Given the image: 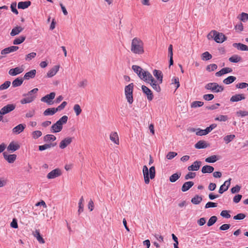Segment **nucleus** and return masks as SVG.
I'll return each mask as SVG.
<instances>
[{
	"mask_svg": "<svg viewBox=\"0 0 248 248\" xmlns=\"http://www.w3.org/2000/svg\"><path fill=\"white\" fill-rule=\"evenodd\" d=\"M38 91V88H34L27 93H24L23 96L25 98L20 100L22 104L30 103L33 101L36 97V93Z\"/></svg>",
	"mask_w": 248,
	"mask_h": 248,
	"instance_id": "nucleus-4",
	"label": "nucleus"
},
{
	"mask_svg": "<svg viewBox=\"0 0 248 248\" xmlns=\"http://www.w3.org/2000/svg\"><path fill=\"white\" fill-rule=\"evenodd\" d=\"M11 82L6 81L0 86V90L2 91L7 89L10 85Z\"/></svg>",
	"mask_w": 248,
	"mask_h": 248,
	"instance_id": "nucleus-51",
	"label": "nucleus"
},
{
	"mask_svg": "<svg viewBox=\"0 0 248 248\" xmlns=\"http://www.w3.org/2000/svg\"><path fill=\"white\" fill-rule=\"evenodd\" d=\"M229 60L231 62L236 63L241 60V57L237 55H233L229 58Z\"/></svg>",
	"mask_w": 248,
	"mask_h": 248,
	"instance_id": "nucleus-39",
	"label": "nucleus"
},
{
	"mask_svg": "<svg viewBox=\"0 0 248 248\" xmlns=\"http://www.w3.org/2000/svg\"><path fill=\"white\" fill-rule=\"evenodd\" d=\"M203 105V102L200 101H195L192 103L191 108H196L202 107Z\"/></svg>",
	"mask_w": 248,
	"mask_h": 248,
	"instance_id": "nucleus-48",
	"label": "nucleus"
},
{
	"mask_svg": "<svg viewBox=\"0 0 248 248\" xmlns=\"http://www.w3.org/2000/svg\"><path fill=\"white\" fill-rule=\"evenodd\" d=\"M142 171L145 183L148 184L150 182V178L153 179L155 177V168L152 166L148 170L147 167L145 165L143 167Z\"/></svg>",
	"mask_w": 248,
	"mask_h": 248,
	"instance_id": "nucleus-2",
	"label": "nucleus"
},
{
	"mask_svg": "<svg viewBox=\"0 0 248 248\" xmlns=\"http://www.w3.org/2000/svg\"><path fill=\"white\" fill-rule=\"evenodd\" d=\"M208 39H214L217 43H222L226 40V37L222 33H219L216 31H212L208 35Z\"/></svg>",
	"mask_w": 248,
	"mask_h": 248,
	"instance_id": "nucleus-5",
	"label": "nucleus"
},
{
	"mask_svg": "<svg viewBox=\"0 0 248 248\" xmlns=\"http://www.w3.org/2000/svg\"><path fill=\"white\" fill-rule=\"evenodd\" d=\"M194 185V183L192 181L185 182L181 188L183 192H186L189 189Z\"/></svg>",
	"mask_w": 248,
	"mask_h": 248,
	"instance_id": "nucleus-27",
	"label": "nucleus"
},
{
	"mask_svg": "<svg viewBox=\"0 0 248 248\" xmlns=\"http://www.w3.org/2000/svg\"><path fill=\"white\" fill-rule=\"evenodd\" d=\"M232 69L229 67H226L222 68L219 71L217 72L216 73V76L217 77H220L225 74L231 73L232 72Z\"/></svg>",
	"mask_w": 248,
	"mask_h": 248,
	"instance_id": "nucleus-23",
	"label": "nucleus"
},
{
	"mask_svg": "<svg viewBox=\"0 0 248 248\" xmlns=\"http://www.w3.org/2000/svg\"><path fill=\"white\" fill-rule=\"evenodd\" d=\"M67 121L68 117L66 115L63 116L51 126V132L52 133H58L61 131L63 127V124H65Z\"/></svg>",
	"mask_w": 248,
	"mask_h": 248,
	"instance_id": "nucleus-3",
	"label": "nucleus"
},
{
	"mask_svg": "<svg viewBox=\"0 0 248 248\" xmlns=\"http://www.w3.org/2000/svg\"><path fill=\"white\" fill-rule=\"evenodd\" d=\"M238 116L245 117L248 115V111L246 110H239L236 112Z\"/></svg>",
	"mask_w": 248,
	"mask_h": 248,
	"instance_id": "nucleus-59",
	"label": "nucleus"
},
{
	"mask_svg": "<svg viewBox=\"0 0 248 248\" xmlns=\"http://www.w3.org/2000/svg\"><path fill=\"white\" fill-rule=\"evenodd\" d=\"M205 89L210 90L213 93H218L222 92L224 90V87L218 85L216 82H211L207 83L205 85Z\"/></svg>",
	"mask_w": 248,
	"mask_h": 248,
	"instance_id": "nucleus-6",
	"label": "nucleus"
},
{
	"mask_svg": "<svg viewBox=\"0 0 248 248\" xmlns=\"http://www.w3.org/2000/svg\"><path fill=\"white\" fill-rule=\"evenodd\" d=\"M235 137L234 135L232 134L226 136L224 137L223 140L226 144L229 143L232 141Z\"/></svg>",
	"mask_w": 248,
	"mask_h": 248,
	"instance_id": "nucleus-44",
	"label": "nucleus"
},
{
	"mask_svg": "<svg viewBox=\"0 0 248 248\" xmlns=\"http://www.w3.org/2000/svg\"><path fill=\"white\" fill-rule=\"evenodd\" d=\"M33 235L34 237H35L38 241L41 243V244H44L45 243V240L43 238V237L41 236V234L40 233V232L39 230H36L34 232H33Z\"/></svg>",
	"mask_w": 248,
	"mask_h": 248,
	"instance_id": "nucleus-31",
	"label": "nucleus"
},
{
	"mask_svg": "<svg viewBox=\"0 0 248 248\" xmlns=\"http://www.w3.org/2000/svg\"><path fill=\"white\" fill-rule=\"evenodd\" d=\"M245 97L243 94H236L232 96L230 98L231 102H238L242 100L245 99Z\"/></svg>",
	"mask_w": 248,
	"mask_h": 248,
	"instance_id": "nucleus-25",
	"label": "nucleus"
},
{
	"mask_svg": "<svg viewBox=\"0 0 248 248\" xmlns=\"http://www.w3.org/2000/svg\"><path fill=\"white\" fill-rule=\"evenodd\" d=\"M59 65H55L50 70H49L47 73V77L48 78H51L55 76L59 70Z\"/></svg>",
	"mask_w": 248,
	"mask_h": 248,
	"instance_id": "nucleus-21",
	"label": "nucleus"
},
{
	"mask_svg": "<svg viewBox=\"0 0 248 248\" xmlns=\"http://www.w3.org/2000/svg\"><path fill=\"white\" fill-rule=\"evenodd\" d=\"M201 165L202 162L201 161L196 160L191 165L188 167L187 170L189 171H197L199 170Z\"/></svg>",
	"mask_w": 248,
	"mask_h": 248,
	"instance_id": "nucleus-16",
	"label": "nucleus"
},
{
	"mask_svg": "<svg viewBox=\"0 0 248 248\" xmlns=\"http://www.w3.org/2000/svg\"><path fill=\"white\" fill-rule=\"evenodd\" d=\"M196 176V173L195 172H189L185 176V179L186 180H188L189 179H193L195 178Z\"/></svg>",
	"mask_w": 248,
	"mask_h": 248,
	"instance_id": "nucleus-56",
	"label": "nucleus"
},
{
	"mask_svg": "<svg viewBox=\"0 0 248 248\" xmlns=\"http://www.w3.org/2000/svg\"><path fill=\"white\" fill-rule=\"evenodd\" d=\"M232 46L241 51H248V46L241 43H233Z\"/></svg>",
	"mask_w": 248,
	"mask_h": 248,
	"instance_id": "nucleus-22",
	"label": "nucleus"
},
{
	"mask_svg": "<svg viewBox=\"0 0 248 248\" xmlns=\"http://www.w3.org/2000/svg\"><path fill=\"white\" fill-rule=\"evenodd\" d=\"M202 59L203 61H208L212 59V56L208 51H206L202 54Z\"/></svg>",
	"mask_w": 248,
	"mask_h": 248,
	"instance_id": "nucleus-43",
	"label": "nucleus"
},
{
	"mask_svg": "<svg viewBox=\"0 0 248 248\" xmlns=\"http://www.w3.org/2000/svg\"><path fill=\"white\" fill-rule=\"evenodd\" d=\"M36 56V53L35 52H31L26 56L25 60L29 61L34 58Z\"/></svg>",
	"mask_w": 248,
	"mask_h": 248,
	"instance_id": "nucleus-52",
	"label": "nucleus"
},
{
	"mask_svg": "<svg viewBox=\"0 0 248 248\" xmlns=\"http://www.w3.org/2000/svg\"><path fill=\"white\" fill-rule=\"evenodd\" d=\"M109 139L110 140L116 145H119L120 143L119 138L118 134L116 132H112L109 135Z\"/></svg>",
	"mask_w": 248,
	"mask_h": 248,
	"instance_id": "nucleus-18",
	"label": "nucleus"
},
{
	"mask_svg": "<svg viewBox=\"0 0 248 248\" xmlns=\"http://www.w3.org/2000/svg\"><path fill=\"white\" fill-rule=\"evenodd\" d=\"M214 98V95L213 94H206L203 96V98L206 101L212 100Z\"/></svg>",
	"mask_w": 248,
	"mask_h": 248,
	"instance_id": "nucleus-57",
	"label": "nucleus"
},
{
	"mask_svg": "<svg viewBox=\"0 0 248 248\" xmlns=\"http://www.w3.org/2000/svg\"><path fill=\"white\" fill-rule=\"evenodd\" d=\"M42 135V133L41 131L36 130L32 132V137L34 139H37Z\"/></svg>",
	"mask_w": 248,
	"mask_h": 248,
	"instance_id": "nucleus-50",
	"label": "nucleus"
},
{
	"mask_svg": "<svg viewBox=\"0 0 248 248\" xmlns=\"http://www.w3.org/2000/svg\"><path fill=\"white\" fill-rule=\"evenodd\" d=\"M36 70H35V69L31 70L30 71L26 73L25 74V75L24 76V78L25 79H27V80H28L30 78H32L35 77V76L36 75Z\"/></svg>",
	"mask_w": 248,
	"mask_h": 248,
	"instance_id": "nucleus-32",
	"label": "nucleus"
},
{
	"mask_svg": "<svg viewBox=\"0 0 248 248\" xmlns=\"http://www.w3.org/2000/svg\"><path fill=\"white\" fill-rule=\"evenodd\" d=\"M153 75L157 79L158 83H162L163 80V74L162 72L160 70L155 69L153 71Z\"/></svg>",
	"mask_w": 248,
	"mask_h": 248,
	"instance_id": "nucleus-20",
	"label": "nucleus"
},
{
	"mask_svg": "<svg viewBox=\"0 0 248 248\" xmlns=\"http://www.w3.org/2000/svg\"><path fill=\"white\" fill-rule=\"evenodd\" d=\"M130 50L135 54L141 55L144 52L143 43L138 37L134 38L131 41Z\"/></svg>",
	"mask_w": 248,
	"mask_h": 248,
	"instance_id": "nucleus-1",
	"label": "nucleus"
},
{
	"mask_svg": "<svg viewBox=\"0 0 248 248\" xmlns=\"http://www.w3.org/2000/svg\"><path fill=\"white\" fill-rule=\"evenodd\" d=\"M15 108L16 105L15 104H8L0 109V114H1L2 115H4L12 111L15 109Z\"/></svg>",
	"mask_w": 248,
	"mask_h": 248,
	"instance_id": "nucleus-9",
	"label": "nucleus"
},
{
	"mask_svg": "<svg viewBox=\"0 0 248 248\" xmlns=\"http://www.w3.org/2000/svg\"><path fill=\"white\" fill-rule=\"evenodd\" d=\"M57 112V111L56 110V108H48L44 111L43 115L44 116H52Z\"/></svg>",
	"mask_w": 248,
	"mask_h": 248,
	"instance_id": "nucleus-33",
	"label": "nucleus"
},
{
	"mask_svg": "<svg viewBox=\"0 0 248 248\" xmlns=\"http://www.w3.org/2000/svg\"><path fill=\"white\" fill-rule=\"evenodd\" d=\"M232 180L231 178H229L227 181H225L224 184L222 185L219 188L218 190V192L220 194H222L225 191H227L231 185V181Z\"/></svg>",
	"mask_w": 248,
	"mask_h": 248,
	"instance_id": "nucleus-15",
	"label": "nucleus"
},
{
	"mask_svg": "<svg viewBox=\"0 0 248 248\" xmlns=\"http://www.w3.org/2000/svg\"><path fill=\"white\" fill-rule=\"evenodd\" d=\"M177 155V153L174 152H170L168 153L166 155V157L168 159L170 160L173 158L175 156Z\"/></svg>",
	"mask_w": 248,
	"mask_h": 248,
	"instance_id": "nucleus-55",
	"label": "nucleus"
},
{
	"mask_svg": "<svg viewBox=\"0 0 248 248\" xmlns=\"http://www.w3.org/2000/svg\"><path fill=\"white\" fill-rule=\"evenodd\" d=\"M132 70L136 73L138 77L142 80H144L145 78L146 77L147 74L149 73L148 71H144L141 67L138 65H133L132 66Z\"/></svg>",
	"mask_w": 248,
	"mask_h": 248,
	"instance_id": "nucleus-8",
	"label": "nucleus"
},
{
	"mask_svg": "<svg viewBox=\"0 0 248 248\" xmlns=\"http://www.w3.org/2000/svg\"><path fill=\"white\" fill-rule=\"evenodd\" d=\"M134 84L130 83L126 86L124 88V93L127 102L129 104H132L133 102V92Z\"/></svg>",
	"mask_w": 248,
	"mask_h": 248,
	"instance_id": "nucleus-7",
	"label": "nucleus"
},
{
	"mask_svg": "<svg viewBox=\"0 0 248 248\" xmlns=\"http://www.w3.org/2000/svg\"><path fill=\"white\" fill-rule=\"evenodd\" d=\"M221 216L226 218H229L231 217V215L229 213V211L227 210H223L220 213Z\"/></svg>",
	"mask_w": 248,
	"mask_h": 248,
	"instance_id": "nucleus-58",
	"label": "nucleus"
},
{
	"mask_svg": "<svg viewBox=\"0 0 248 248\" xmlns=\"http://www.w3.org/2000/svg\"><path fill=\"white\" fill-rule=\"evenodd\" d=\"M20 148L19 145L16 142L12 141L7 147V150L11 152H14Z\"/></svg>",
	"mask_w": 248,
	"mask_h": 248,
	"instance_id": "nucleus-19",
	"label": "nucleus"
},
{
	"mask_svg": "<svg viewBox=\"0 0 248 248\" xmlns=\"http://www.w3.org/2000/svg\"><path fill=\"white\" fill-rule=\"evenodd\" d=\"M248 87V83L246 82H242L236 84V87L239 89H244Z\"/></svg>",
	"mask_w": 248,
	"mask_h": 248,
	"instance_id": "nucleus-62",
	"label": "nucleus"
},
{
	"mask_svg": "<svg viewBox=\"0 0 248 248\" xmlns=\"http://www.w3.org/2000/svg\"><path fill=\"white\" fill-rule=\"evenodd\" d=\"M181 175V174L180 172L173 174L170 177L169 179L170 182L172 183L175 182L180 177Z\"/></svg>",
	"mask_w": 248,
	"mask_h": 248,
	"instance_id": "nucleus-41",
	"label": "nucleus"
},
{
	"mask_svg": "<svg viewBox=\"0 0 248 248\" xmlns=\"http://www.w3.org/2000/svg\"><path fill=\"white\" fill-rule=\"evenodd\" d=\"M246 217V215L243 213H240L233 217V219L235 220H242Z\"/></svg>",
	"mask_w": 248,
	"mask_h": 248,
	"instance_id": "nucleus-60",
	"label": "nucleus"
},
{
	"mask_svg": "<svg viewBox=\"0 0 248 248\" xmlns=\"http://www.w3.org/2000/svg\"><path fill=\"white\" fill-rule=\"evenodd\" d=\"M62 174V171L60 169L57 168L55 169L52 171H51L50 172H49L46 177L49 179H54L57 177L60 176Z\"/></svg>",
	"mask_w": 248,
	"mask_h": 248,
	"instance_id": "nucleus-11",
	"label": "nucleus"
},
{
	"mask_svg": "<svg viewBox=\"0 0 248 248\" xmlns=\"http://www.w3.org/2000/svg\"><path fill=\"white\" fill-rule=\"evenodd\" d=\"M55 93L52 92L48 94H46L41 99V101L45 102L48 105H52L53 103L52 100L55 98Z\"/></svg>",
	"mask_w": 248,
	"mask_h": 248,
	"instance_id": "nucleus-10",
	"label": "nucleus"
},
{
	"mask_svg": "<svg viewBox=\"0 0 248 248\" xmlns=\"http://www.w3.org/2000/svg\"><path fill=\"white\" fill-rule=\"evenodd\" d=\"M73 140V138L66 137L62 140L60 143L59 147L61 149H65L68 145L70 144Z\"/></svg>",
	"mask_w": 248,
	"mask_h": 248,
	"instance_id": "nucleus-13",
	"label": "nucleus"
},
{
	"mask_svg": "<svg viewBox=\"0 0 248 248\" xmlns=\"http://www.w3.org/2000/svg\"><path fill=\"white\" fill-rule=\"evenodd\" d=\"M206 142L203 140H200L195 145L196 149H204L207 147Z\"/></svg>",
	"mask_w": 248,
	"mask_h": 248,
	"instance_id": "nucleus-36",
	"label": "nucleus"
},
{
	"mask_svg": "<svg viewBox=\"0 0 248 248\" xmlns=\"http://www.w3.org/2000/svg\"><path fill=\"white\" fill-rule=\"evenodd\" d=\"M56 145V143L45 144L43 145H40L38 147V149L40 151H42L51 147H54Z\"/></svg>",
	"mask_w": 248,
	"mask_h": 248,
	"instance_id": "nucleus-35",
	"label": "nucleus"
},
{
	"mask_svg": "<svg viewBox=\"0 0 248 248\" xmlns=\"http://www.w3.org/2000/svg\"><path fill=\"white\" fill-rule=\"evenodd\" d=\"M214 168L210 165L204 166L202 169V172L203 173H210L214 171Z\"/></svg>",
	"mask_w": 248,
	"mask_h": 248,
	"instance_id": "nucleus-28",
	"label": "nucleus"
},
{
	"mask_svg": "<svg viewBox=\"0 0 248 248\" xmlns=\"http://www.w3.org/2000/svg\"><path fill=\"white\" fill-rule=\"evenodd\" d=\"M23 28L20 26H16L14 28L10 33L12 36H16L22 31Z\"/></svg>",
	"mask_w": 248,
	"mask_h": 248,
	"instance_id": "nucleus-29",
	"label": "nucleus"
},
{
	"mask_svg": "<svg viewBox=\"0 0 248 248\" xmlns=\"http://www.w3.org/2000/svg\"><path fill=\"white\" fill-rule=\"evenodd\" d=\"M190 131L196 132V134L198 136H203L206 135L205 132L204 131V129L202 130L200 128L195 129L193 128L190 129Z\"/></svg>",
	"mask_w": 248,
	"mask_h": 248,
	"instance_id": "nucleus-40",
	"label": "nucleus"
},
{
	"mask_svg": "<svg viewBox=\"0 0 248 248\" xmlns=\"http://www.w3.org/2000/svg\"><path fill=\"white\" fill-rule=\"evenodd\" d=\"M228 120V117L226 115H219V116L216 117L215 118L216 121H218L220 122H225Z\"/></svg>",
	"mask_w": 248,
	"mask_h": 248,
	"instance_id": "nucleus-54",
	"label": "nucleus"
},
{
	"mask_svg": "<svg viewBox=\"0 0 248 248\" xmlns=\"http://www.w3.org/2000/svg\"><path fill=\"white\" fill-rule=\"evenodd\" d=\"M31 4L30 1H20L18 2L17 7L18 9H25L30 6Z\"/></svg>",
	"mask_w": 248,
	"mask_h": 248,
	"instance_id": "nucleus-30",
	"label": "nucleus"
},
{
	"mask_svg": "<svg viewBox=\"0 0 248 248\" xmlns=\"http://www.w3.org/2000/svg\"><path fill=\"white\" fill-rule=\"evenodd\" d=\"M146 74L147 75L144 79V81L150 83L151 86L153 84L156 83V81L155 80L152 75L149 72Z\"/></svg>",
	"mask_w": 248,
	"mask_h": 248,
	"instance_id": "nucleus-26",
	"label": "nucleus"
},
{
	"mask_svg": "<svg viewBox=\"0 0 248 248\" xmlns=\"http://www.w3.org/2000/svg\"><path fill=\"white\" fill-rule=\"evenodd\" d=\"M26 39V37L23 36H21L15 39L13 41L14 45H19L23 43Z\"/></svg>",
	"mask_w": 248,
	"mask_h": 248,
	"instance_id": "nucleus-45",
	"label": "nucleus"
},
{
	"mask_svg": "<svg viewBox=\"0 0 248 248\" xmlns=\"http://www.w3.org/2000/svg\"><path fill=\"white\" fill-rule=\"evenodd\" d=\"M67 102L65 101H63L60 105H59L57 108H56V110L57 111H61L66 106Z\"/></svg>",
	"mask_w": 248,
	"mask_h": 248,
	"instance_id": "nucleus-63",
	"label": "nucleus"
},
{
	"mask_svg": "<svg viewBox=\"0 0 248 248\" xmlns=\"http://www.w3.org/2000/svg\"><path fill=\"white\" fill-rule=\"evenodd\" d=\"M23 82L22 78H17L12 82V86L13 87L20 86Z\"/></svg>",
	"mask_w": 248,
	"mask_h": 248,
	"instance_id": "nucleus-38",
	"label": "nucleus"
},
{
	"mask_svg": "<svg viewBox=\"0 0 248 248\" xmlns=\"http://www.w3.org/2000/svg\"><path fill=\"white\" fill-rule=\"evenodd\" d=\"M240 20L243 22H246L248 20V14L242 13L241 14Z\"/></svg>",
	"mask_w": 248,
	"mask_h": 248,
	"instance_id": "nucleus-64",
	"label": "nucleus"
},
{
	"mask_svg": "<svg viewBox=\"0 0 248 248\" xmlns=\"http://www.w3.org/2000/svg\"><path fill=\"white\" fill-rule=\"evenodd\" d=\"M202 197L201 196L196 195L191 199V202L194 204H199L202 201Z\"/></svg>",
	"mask_w": 248,
	"mask_h": 248,
	"instance_id": "nucleus-42",
	"label": "nucleus"
},
{
	"mask_svg": "<svg viewBox=\"0 0 248 248\" xmlns=\"http://www.w3.org/2000/svg\"><path fill=\"white\" fill-rule=\"evenodd\" d=\"M56 140V137L51 134H47L43 138V140L45 142H48L49 141H54Z\"/></svg>",
	"mask_w": 248,
	"mask_h": 248,
	"instance_id": "nucleus-34",
	"label": "nucleus"
},
{
	"mask_svg": "<svg viewBox=\"0 0 248 248\" xmlns=\"http://www.w3.org/2000/svg\"><path fill=\"white\" fill-rule=\"evenodd\" d=\"M3 156L5 160H6L9 163H13L16 158V155L15 154L7 155L4 153Z\"/></svg>",
	"mask_w": 248,
	"mask_h": 248,
	"instance_id": "nucleus-24",
	"label": "nucleus"
},
{
	"mask_svg": "<svg viewBox=\"0 0 248 248\" xmlns=\"http://www.w3.org/2000/svg\"><path fill=\"white\" fill-rule=\"evenodd\" d=\"M241 186L239 185H236L235 186L232 187L231 189V191L232 193H238L240 191Z\"/></svg>",
	"mask_w": 248,
	"mask_h": 248,
	"instance_id": "nucleus-61",
	"label": "nucleus"
},
{
	"mask_svg": "<svg viewBox=\"0 0 248 248\" xmlns=\"http://www.w3.org/2000/svg\"><path fill=\"white\" fill-rule=\"evenodd\" d=\"M217 68V66L216 64H210L208 65L206 67V70L208 71H213L216 70Z\"/></svg>",
	"mask_w": 248,
	"mask_h": 248,
	"instance_id": "nucleus-53",
	"label": "nucleus"
},
{
	"mask_svg": "<svg viewBox=\"0 0 248 248\" xmlns=\"http://www.w3.org/2000/svg\"><path fill=\"white\" fill-rule=\"evenodd\" d=\"M218 160L217 156L216 155H213L210 156L205 159V161L207 163H214Z\"/></svg>",
	"mask_w": 248,
	"mask_h": 248,
	"instance_id": "nucleus-46",
	"label": "nucleus"
},
{
	"mask_svg": "<svg viewBox=\"0 0 248 248\" xmlns=\"http://www.w3.org/2000/svg\"><path fill=\"white\" fill-rule=\"evenodd\" d=\"M24 70V67L22 65L10 69L8 74L12 76H15L22 73Z\"/></svg>",
	"mask_w": 248,
	"mask_h": 248,
	"instance_id": "nucleus-12",
	"label": "nucleus"
},
{
	"mask_svg": "<svg viewBox=\"0 0 248 248\" xmlns=\"http://www.w3.org/2000/svg\"><path fill=\"white\" fill-rule=\"evenodd\" d=\"M141 89L143 93L146 95L148 100H152L154 95L151 90L145 85L141 86Z\"/></svg>",
	"mask_w": 248,
	"mask_h": 248,
	"instance_id": "nucleus-14",
	"label": "nucleus"
},
{
	"mask_svg": "<svg viewBox=\"0 0 248 248\" xmlns=\"http://www.w3.org/2000/svg\"><path fill=\"white\" fill-rule=\"evenodd\" d=\"M73 109L77 116H78L81 112V109L78 104H75L73 107Z\"/></svg>",
	"mask_w": 248,
	"mask_h": 248,
	"instance_id": "nucleus-49",
	"label": "nucleus"
},
{
	"mask_svg": "<svg viewBox=\"0 0 248 248\" xmlns=\"http://www.w3.org/2000/svg\"><path fill=\"white\" fill-rule=\"evenodd\" d=\"M236 79V78L235 77L231 76L224 79L223 82L226 85H228L233 82Z\"/></svg>",
	"mask_w": 248,
	"mask_h": 248,
	"instance_id": "nucleus-37",
	"label": "nucleus"
},
{
	"mask_svg": "<svg viewBox=\"0 0 248 248\" xmlns=\"http://www.w3.org/2000/svg\"><path fill=\"white\" fill-rule=\"evenodd\" d=\"M217 218L216 216H214L211 217L209 218V219L207 222V226L209 227L212 226L217 221Z\"/></svg>",
	"mask_w": 248,
	"mask_h": 248,
	"instance_id": "nucleus-47",
	"label": "nucleus"
},
{
	"mask_svg": "<svg viewBox=\"0 0 248 248\" xmlns=\"http://www.w3.org/2000/svg\"><path fill=\"white\" fill-rule=\"evenodd\" d=\"M26 126L25 124H19L13 128L12 132L15 134H19L24 131Z\"/></svg>",
	"mask_w": 248,
	"mask_h": 248,
	"instance_id": "nucleus-17",
	"label": "nucleus"
}]
</instances>
